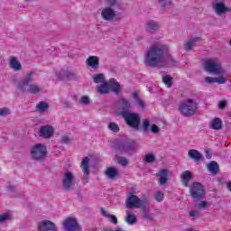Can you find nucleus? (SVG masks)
I'll return each instance as SVG.
<instances>
[{"label":"nucleus","instance_id":"1","mask_svg":"<svg viewBox=\"0 0 231 231\" xmlns=\"http://www.w3.org/2000/svg\"><path fill=\"white\" fill-rule=\"evenodd\" d=\"M169 49L161 43H154L147 51L144 64L150 68H162L165 64V55Z\"/></svg>","mask_w":231,"mask_h":231},{"label":"nucleus","instance_id":"2","mask_svg":"<svg viewBox=\"0 0 231 231\" xmlns=\"http://www.w3.org/2000/svg\"><path fill=\"white\" fill-rule=\"evenodd\" d=\"M33 75H35V72L30 71L23 79L18 83V89H20L22 93H32V95L41 93V87H39V85L35 83L30 84V82L33 80Z\"/></svg>","mask_w":231,"mask_h":231},{"label":"nucleus","instance_id":"3","mask_svg":"<svg viewBox=\"0 0 231 231\" xmlns=\"http://www.w3.org/2000/svg\"><path fill=\"white\" fill-rule=\"evenodd\" d=\"M30 156L34 162H42L48 156V148L42 143H36L32 146Z\"/></svg>","mask_w":231,"mask_h":231},{"label":"nucleus","instance_id":"4","mask_svg":"<svg viewBox=\"0 0 231 231\" xmlns=\"http://www.w3.org/2000/svg\"><path fill=\"white\" fill-rule=\"evenodd\" d=\"M204 68L208 73L211 75H224L225 70L221 65V61L217 59H209L204 62Z\"/></svg>","mask_w":231,"mask_h":231},{"label":"nucleus","instance_id":"5","mask_svg":"<svg viewBox=\"0 0 231 231\" xmlns=\"http://www.w3.org/2000/svg\"><path fill=\"white\" fill-rule=\"evenodd\" d=\"M179 110L183 116H192L198 111V103L194 99H187L180 103Z\"/></svg>","mask_w":231,"mask_h":231},{"label":"nucleus","instance_id":"6","mask_svg":"<svg viewBox=\"0 0 231 231\" xmlns=\"http://www.w3.org/2000/svg\"><path fill=\"white\" fill-rule=\"evenodd\" d=\"M121 116L125 119V122L129 127L138 131L140 129V115L136 113H131L130 111L121 112Z\"/></svg>","mask_w":231,"mask_h":231},{"label":"nucleus","instance_id":"7","mask_svg":"<svg viewBox=\"0 0 231 231\" xmlns=\"http://www.w3.org/2000/svg\"><path fill=\"white\" fill-rule=\"evenodd\" d=\"M189 192L194 201H199L205 198V188L199 182H193L189 189Z\"/></svg>","mask_w":231,"mask_h":231},{"label":"nucleus","instance_id":"8","mask_svg":"<svg viewBox=\"0 0 231 231\" xmlns=\"http://www.w3.org/2000/svg\"><path fill=\"white\" fill-rule=\"evenodd\" d=\"M136 149H138V145L136 144V141L133 139H128L121 143L117 147L119 152H125V154H133V152H136Z\"/></svg>","mask_w":231,"mask_h":231},{"label":"nucleus","instance_id":"9","mask_svg":"<svg viewBox=\"0 0 231 231\" xmlns=\"http://www.w3.org/2000/svg\"><path fill=\"white\" fill-rule=\"evenodd\" d=\"M73 185H75V175L71 171H66L63 174V178L61 180V189L65 192H69L71 190Z\"/></svg>","mask_w":231,"mask_h":231},{"label":"nucleus","instance_id":"10","mask_svg":"<svg viewBox=\"0 0 231 231\" xmlns=\"http://www.w3.org/2000/svg\"><path fill=\"white\" fill-rule=\"evenodd\" d=\"M101 17L104 21H122V16L116 14V11L113 7H105L101 11Z\"/></svg>","mask_w":231,"mask_h":231},{"label":"nucleus","instance_id":"11","mask_svg":"<svg viewBox=\"0 0 231 231\" xmlns=\"http://www.w3.org/2000/svg\"><path fill=\"white\" fill-rule=\"evenodd\" d=\"M144 204L145 200H142L136 195L128 196L125 201L126 208H142Z\"/></svg>","mask_w":231,"mask_h":231},{"label":"nucleus","instance_id":"12","mask_svg":"<svg viewBox=\"0 0 231 231\" xmlns=\"http://www.w3.org/2000/svg\"><path fill=\"white\" fill-rule=\"evenodd\" d=\"M211 6L217 15H223L227 12H231V9L229 7H226V5L225 3L219 2L218 0H214Z\"/></svg>","mask_w":231,"mask_h":231},{"label":"nucleus","instance_id":"13","mask_svg":"<svg viewBox=\"0 0 231 231\" xmlns=\"http://www.w3.org/2000/svg\"><path fill=\"white\" fill-rule=\"evenodd\" d=\"M39 133L41 138H43L44 140H50V138L55 134V128L50 125H42L40 127Z\"/></svg>","mask_w":231,"mask_h":231},{"label":"nucleus","instance_id":"14","mask_svg":"<svg viewBox=\"0 0 231 231\" xmlns=\"http://www.w3.org/2000/svg\"><path fill=\"white\" fill-rule=\"evenodd\" d=\"M63 227L66 231H80V226L75 218H67L63 222Z\"/></svg>","mask_w":231,"mask_h":231},{"label":"nucleus","instance_id":"15","mask_svg":"<svg viewBox=\"0 0 231 231\" xmlns=\"http://www.w3.org/2000/svg\"><path fill=\"white\" fill-rule=\"evenodd\" d=\"M38 231H57V226L50 220H43L38 224Z\"/></svg>","mask_w":231,"mask_h":231},{"label":"nucleus","instance_id":"16","mask_svg":"<svg viewBox=\"0 0 231 231\" xmlns=\"http://www.w3.org/2000/svg\"><path fill=\"white\" fill-rule=\"evenodd\" d=\"M205 80L208 84H214L216 82L217 84H225L228 80V76L222 74L218 78L206 77Z\"/></svg>","mask_w":231,"mask_h":231},{"label":"nucleus","instance_id":"17","mask_svg":"<svg viewBox=\"0 0 231 231\" xmlns=\"http://www.w3.org/2000/svg\"><path fill=\"white\" fill-rule=\"evenodd\" d=\"M159 178V185H165L169 181V171L166 169L160 170L155 174Z\"/></svg>","mask_w":231,"mask_h":231},{"label":"nucleus","instance_id":"18","mask_svg":"<svg viewBox=\"0 0 231 231\" xmlns=\"http://www.w3.org/2000/svg\"><path fill=\"white\" fill-rule=\"evenodd\" d=\"M82 171H83V180L88 183V176H89V157H84L81 165H80Z\"/></svg>","mask_w":231,"mask_h":231},{"label":"nucleus","instance_id":"19","mask_svg":"<svg viewBox=\"0 0 231 231\" xmlns=\"http://www.w3.org/2000/svg\"><path fill=\"white\" fill-rule=\"evenodd\" d=\"M86 62H87V66H88L89 68H92V69H98V67L100 66V60L97 56L88 57Z\"/></svg>","mask_w":231,"mask_h":231},{"label":"nucleus","instance_id":"20","mask_svg":"<svg viewBox=\"0 0 231 231\" xmlns=\"http://www.w3.org/2000/svg\"><path fill=\"white\" fill-rule=\"evenodd\" d=\"M199 41H201L200 37H195L187 40L186 42H184V50L186 51H190V50H192V48L196 46V42H199Z\"/></svg>","mask_w":231,"mask_h":231},{"label":"nucleus","instance_id":"21","mask_svg":"<svg viewBox=\"0 0 231 231\" xmlns=\"http://www.w3.org/2000/svg\"><path fill=\"white\" fill-rule=\"evenodd\" d=\"M108 85L110 88V91L112 90V92L116 93V95H120V91H122V87L120 86V83L116 81V79H110Z\"/></svg>","mask_w":231,"mask_h":231},{"label":"nucleus","instance_id":"22","mask_svg":"<svg viewBox=\"0 0 231 231\" xmlns=\"http://www.w3.org/2000/svg\"><path fill=\"white\" fill-rule=\"evenodd\" d=\"M141 208V214L146 221H152V214H151V208L145 206V203Z\"/></svg>","mask_w":231,"mask_h":231},{"label":"nucleus","instance_id":"23","mask_svg":"<svg viewBox=\"0 0 231 231\" xmlns=\"http://www.w3.org/2000/svg\"><path fill=\"white\" fill-rule=\"evenodd\" d=\"M61 77L64 79H69V80H77L79 79V76L76 71L73 70H62Z\"/></svg>","mask_w":231,"mask_h":231},{"label":"nucleus","instance_id":"24","mask_svg":"<svg viewBox=\"0 0 231 231\" xmlns=\"http://www.w3.org/2000/svg\"><path fill=\"white\" fill-rule=\"evenodd\" d=\"M188 156L191 160H194V162H199V160H201V158H203V154H201V152H199V151H198L196 149L189 150L188 152Z\"/></svg>","mask_w":231,"mask_h":231},{"label":"nucleus","instance_id":"25","mask_svg":"<svg viewBox=\"0 0 231 231\" xmlns=\"http://www.w3.org/2000/svg\"><path fill=\"white\" fill-rule=\"evenodd\" d=\"M209 127L215 131H219L223 128V121L221 118L216 117L215 119L211 120Z\"/></svg>","mask_w":231,"mask_h":231},{"label":"nucleus","instance_id":"26","mask_svg":"<svg viewBox=\"0 0 231 231\" xmlns=\"http://www.w3.org/2000/svg\"><path fill=\"white\" fill-rule=\"evenodd\" d=\"M180 178L182 180V185L189 187V182L192 180V172L190 171H185L181 173Z\"/></svg>","mask_w":231,"mask_h":231},{"label":"nucleus","instance_id":"27","mask_svg":"<svg viewBox=\"0 0 231 231\" xmlns=\"http://www.w3.org/2000/svg\"><path fill=\"white\" fill-rule=\"evenodd\" d=\"M97 91L100 95H107V93H109V91H110L109 83H107L106 81L103 82L101 85H99L97 88Z\"/></svg>","mask_w":231,"mask_h":231},{"label":"nucleus","instance_id":"28","mask_svg":"<svg viewBox=\"0 0 231 231\" xmlns=\"http://www.w3.org/2000/svg\"><path fill=\"white\" fill-rule=\"evenodd\" d=\"M172 66H176V61L172 57L167 55L164 56V64L162 65L161 68H172Z\"/></svg>","mask_w":231,"mask_h":231},{"label":"nucleus","instance_id":"29","mask_svg":"<svg viewBox=\"0 0 231 231\" xmlns=\"http://www.w3.org/2000/svg\"><path fill=\"white\" fill-rule=\"evenodd\" d=\"M208 170L211 174H217L219 172V164L216 161H212L209 164H208Z\"/></svg>","mask_w":231,"mask_h":231},{"label":"nucleus","instance_id":"30","mask_svg":"<svg viewBox=\"0 0 231 231\" xmlns=\"http://www.w3.org/2000/svg\"><path fill=\"white\" fill-rule=\"evenodd\" d=\"M106 175L108 180H115L118 176V171L114 167H109L106 170Z\"/></svg>","mask_w":231,"mask_h":231},{"label":"nucleus","instance_id":"31","mask_svg":"<svg viewBox=\"0 0 231 231\" xmlns=\"http://www.w3.org/2000/svg\"><path fill=\"white\" fill-rule=\"evenodd\" d=\"M10 66L12 68V69H14V71H19L21 70V62H19V60H17V58L15 57H11L10 58Z\"/></svg>","mask_w":231,"mask_h":231},{"label":"nucleus","instance_id":"32","mask_svg":"<svg viewBox=\"0 0 231 231\" xmlns=\"http://www.w3.org/2000/svg\"><path fill=\"white\" fill-rule=\"evenodd\" d=\"M119 106L121 109L120 114L124 113L125 111H129L131 109V104H129V101L125 98L119 100Z\"/></svg>","mask_w":231,"mask_h":231},{"label":"nucleus","instance_id":"33","mask_svg":"<svg viewBox=\"0 0 231 231\" xmlns=\"http://www.w3.org/2000/svg\"><path fill=\"white\" fill-rule=\"evenodd\" d=\"M125 221L128 223V225H134L137 223L138 218L136 217V215L132 214L130 211H126Z\"/></svg>","mask_w":231,"mask_h":231},{"label":"nucleus","instance_id":"34","mask_svg":"<svg viewBox=\"0 0 231 231\" xmlns=\"http://www.w3.org/2000/svg\"><path fill=\"white\" fill-rule=\"evenodd\" d=\"M106 5H108V8H118V10H122V2L118 0H105Z\"/></svg>","mask_w":231,"mask_h":231},{"label":"nucleus","instance_id":"35","mask_svg":"<svg viewBox=\"0 0 231 231\" xmlns=\"http://www.w3.org/2000/svg\"><path fill=\"white\" fill-rule=\"evenodd\" d=\"M160 26L158 25V23L154 22V21H149L146 23V31L147 32H156L157 30H159Z\"/></svg>","mask_w":231,"mask_h":231},{"label":"nucleus","instance_id":"36","mask_svg":"<svg viewBox=\"0 0 231 231\" xmlns=\"http://www.w3.org/2000/svg\"><path fill=\"white\" fill-rule=\"evenodd\" d=\"M92 80L95 84H104L106 82V77L104 74H95L92 76Z\"/></svg>","mask_w":231,"mask_h":231},{"label":"nucleus","instance_id":"37","mask_svg":"<svg viewBox=\"0 0 231 231\" xmlns=\"http://www.w3.org/2000/svg\"><path fill=\"white\" fill-rule=\"evenodd\" d=\"M49 107L48 103L42 101L36 106V111H38V113H44L48 111Z\"/></svg>","mask_w":231,"mask_h":231},{"label":"nucleus","instance_id":"38","mask_svg":"<svg viewBox=\"0 0 231 231\" xmlns=\"http://www.w3.org/2000/svg\"><path fill=\"white\" fill-rule=\"evenodd\" d=\"M210 204L207 200L200 201L199 204L195 205V208H199V210H205V208H208Z\"/></svg>","mask_w":231,"mask_h":231},{"label":"nucleus","instance_id":"39","mask_svg":"<svg viewBox=\"0 0 231 231\" xmlns=\"http://www.w3.org/2000/svg\"><path fill=\"white\" fill-rule=\"evenodd\" d=\"M162 82H164L167 88H172V78L171 77V75L163 76Z\"/></svg>","mask_w":231,"mask_h":231},{"label":"nucleus","instance_id":"40","mask_svg":"<svg viewBox=\"0 0 231 231\" xmlns=\"http://www.w3.org/2000/svg\"><path fill=\"white\" fill-rule=\"evenodd\" d=\"M108 129L112 131V133H120V126H118L116 123H109Z\"/></svg>","mask_w":231,"mask_h":231},{"label":"nucleus","instance_id":"41","mask_svg":"<svg viewBox=\"0 0 231 231\" xmlns=\"http://www.w3.org/2000/svg\"><path fill=\"white\" fill-rule=\"evenodd\" d=\"M154 198L160 203L161 201H163V198H165V195L162 191H156L154 194Z\"/></svg>","mask_w":231,"mask_h":231},{"label":"nucleus","instance_id":"42","mask_svg":"<svg viewBox=\"0 0 231 231\" xmlns=\"http://www.w3.org/2000/svg\"><path fill=\"white\" fill-rule=\"evenodd\" d=\"M151 125V122L149 119H143V129L145 133L149 131V126Z\"/></svg>","mask_w":231,"mask_h":231},{"label":"nucleus","instance_id":"43","mask_svg":"<svg viewBox=\"0 0 231 231\" xmlns=\"http://www.w3.org/2000/svg\"><path fill=\"white\" fill-rule=\"evenodd\" d=\"M154 160H156V157H154V154H152V153L147 154L144 157V161L146 162V163H152V162H154Z\"/></svg>","mask_w":231,"mask_h":231},{"label":"nucleus","instance_id":"44","mask_svg":"<svg viewBox=\"0 0 231 231\" xmlns=\"http://www.w3.org/2000/svg\"><path fill=\"white\" fill-rule=\"evenodd\" d=\"M10 109L8 107L0 108V116H8Z\"/></svg>","mask_w":231,"mask_h":231},{"label":"nucleus","instance_id":"45","mask_svg":"<svg viewBox=\"0 0 231 231\" xmlns=\"http://www.w3.org/2000/svg\"><path fill=\"white\" fill-rule=\"evenodd\" d=\"M117 163L123 165V167H125L126 165H128L129 162L125 157H119L117 159Z\"/></svg>","mask_w":231,"mask_h":231},{"label":"nucleus","instance_id":"46","mask_svg":"<svg viewBox=\"0 0 231 231\" xmlns=\"http://www.w3.org/2000/svg\"><path fill=\"white\" fill-rule=\"evenodd\" d=\"M8 219H10L9 213H4L0 215V223H5V221H8Z\"/></svg>","mask_w":231,"mask_h":231},{"label":"nucleus","instance_id":"47","mask_svg":"<svg viewBox=\"0 0 231 231\" xmlns=\"http://www.w3.org/2000/svg\"><path fill=\"white\" fill-rule=\"evenodd\" d=\"M90 102L91 100L88 97L84 96L80 98V104H84L85 106H89Z\"/></svg>","mask_w":231,"mask_h":231},{"label":"nucleus","instance_id":"48","mask_svg":"<svg viewBox=\"0 0 231 231\" xmlns=\"http://www.w3.org/2000/svg\"><path fill=\"white\" fill-rule=\"evenodd\" d=\"M159 3H162V8H165V6H171L172 5V0H158Z\"/></svg>","mask_w":231,"mask_h":231},{"label":"nucleus","instance_id":"49","mask_svg":"<svg viewBox=\"0 0 231 231\" xmlns=\"http://www.w3.org/2000/svg\"><path fill=\"white\" fill-rule=\"evenodd\" d=\"M108 218L110 219V222L114 225H116L118 223V218H116V217L114 215L108 216Z\"/></svg>","mask_w":231,"mask_h":231},{"label":"nucleus","instance_id":"50","mask_svg":"<svg viewBox=\"0 0 231 231\" xmlns=\"http://www.w3.org/2000/svg\"><path fill=\"white\" fill-rule=\"evenodd\" d=\"M151 131H152V133L156 134L160 133V128L158 127V125H152L151 127Z\"/></svg>","mask_w":231,"mask_h":231},{"label":"nucleus","instance_id":"51","mask_svg":"<svg viewBox=\"0 0 231 231\" xmlns=\"http://www.w3.org/2000/svg\"><path fill=\"white\" fill-rule=\"evenodd\" d=\"M189 216L190 217H194V218H193V221H194V219H198V217H199V215H198V212H197V211H190V212L189 213Z\"/></svg>","mask_w":231,"mask_h":231},{"label":"nucleus","instance_id":"52","mask_svg":"<svg viewBox=\"0 0 231 231\" xmlns=\"http://www.w3.org/2000/svg\"><path fill=\"white\" fill-rule=\"evenodd\" d=\"M61 143H69V137L68 135H64L61 137Z\"/></svg>","mask_w":231,"mask_h":231},{"label":"nucleus","instance_id":"53","mask_svg":"<svg viewBox=\"0 0 231 231\" xmlns=\"http://www.w3.org/2000/svg\"><path fill=\"white\" fill-rule=\"evenodd\" d=\"M219 109H225L226 107V101H220L218 104Z\"/></svg>","mask_w":231,"mask_h":231},{"label":"nucleus","instance_id":"54","mask_svg":"<svg viewBox=\"0 0 231 231\" xmlns=\"http://www.w3.org/2000/svg\"><path fill=\"white\" fill-rule=\"evenodd\" d=\"M101 214L104 216V217H109L111 216V214L107 213V211H106L104 208H101Z\"/></svg>","mask_w":231,"mask_h":231},{"label":"nucleus","instance_id":"55","mask_svg":"<svg viewBox=\"0 0 231 231\" xmlns=\"http://www.w3.org/2000/svg\"><path fill=\"white\" fill-rule=\"evenodd\" d=\"M136 104L137 106H139V107H143L144 106L143 101H142L141 99H137Z\"/></svg>","mask_w":231,"mask_h":231},{"label":"nucleus","instance_id":"56","mask_svg":"<svg viewBox=\"0 0 231 231\" xmlns=\"http://www.w3.org/2000/svg\"><path fill=\"white\" fill-rule=\"evenodd\" d=\"M134 98L135 102L140 100V98H138V94H136V93L134 94Z\"/></svg>","mask_w":231,"mask_h":231},{"label":"nucleus","instance_id":"57","mask_svg":"<svg viewBox=\"0 0 231 231\" xmlns=\"http://www.w3.org/2000/svg\"><path fill=\"white\" fill-rule=\"evenodd\" d=\"M206 154H207L206 156H207L208 160H210L211 156L208 155V150H206Z\"/></svg>","mask_w":231,"mask_h":231},{"label":"nucleus","instance_id":"58","mask_svg":"<svg viewBox=\"0 0 231 231\" xmlns=\"http://www.w3.org/2000/svg\"><path fill=\"white\" fill-rule=\"evenodd\" d=\"M65 107H71V105L68 102L64 103Z\"/></svg>","mask_w":231,"mask_h":231},{"label":"nucleus","instance_id":"59","mask_svg":"<svg viewBox=\"0 0 231 231\" xmlns=\"http://www.w3.org/2000/svg\"><path fill=\"white\" fill-rule=\"evenodd\" d=\"M227 189L231 192V182L227 183Z\"/></svg>","mask_w":231,"mask_h":231},{"label":"nucleus","instance_id":"60","mask_svg":"<svg viewBox=\"0 0 231 231\" xmlns=\"http://www.w3.org/2000/svg\"><path fill=\"white\" fill-rule=\"evenodd\" d=\"M8 190H10V191L14 190V189H12V186L8 187Z\"/></svg>","mask_w":231,"mask_h":231},{"label":"nucleus","instance_id":"61","mask_svg":"<svg viewBox=\"0 0 231 231\" xmlns=\"http://www.w3.org/2000/svg\"><path fill=\"white\" fill-rule=\"evenodd\" d=\"M105 231H115V230L109 228V229H105Z\"/></svg>","mask_w":231,"mask_h":231},{"label":"nucleus","instance_id":"62","mask_svg":"<svg viewBox=\"0 0 231 231\" xmlns=\"http://www.w3.org/2000/svg\"><path fill=\"white\" fill-rule=\"evenodd\" d=\"M186 231H194V229H192V228H189V229H188V230H186Z\"/></svg>","mask_w":231,"mask_h":231},{"label":"nucleus","instance_id":"63","mask_svg":"<svg viewBox=\"0 0 231 231\" xmlns=\"http://www.w3.org/2000/svg\"><path fill=\"white\" fill-rule=\"evenodd\" d=\"M114 231H122V229L119 228V229H116V230H114Z\"/></svg>","mask_w":231,"mask_h":231},{"label":"nucleus","instance_id":"64","mask_svg":"<svg viewBox=\"0 0 231 231\" xmlns=\"http://www.w3.org/2000/svg\"><path fill=\"white\" fill-rule=\"evenodd\" d=\"M25 1H30V0H25Z\"/></svg>","mask_w":231,"mask_h":231}]
</instances>
